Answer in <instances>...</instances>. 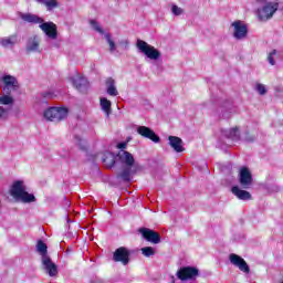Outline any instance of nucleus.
Instances as JSON below:
<instances>
[{
    "label": "nucleus",
    "mask_w": 283,
    "mask_h": 283,
    "mask_svg": "<svg viewBox=\"0 0 283 283\" xmlns=\"http://www.w3.org/2000/svg\"><path fill=\"white\" fill-rule=\"evenodd\" d=\"M12 103H14V98L10 94L0 96V105H12Z\"/></svg>",
    "instance_id": "25"
},
{
    "label": "nucleus",
    "mask_w": 283,
    "mask_h": 283,
    "mask_svg": "<svg viewBox=\"0 0 283 283\" xmlns=\"http://www.w3.org/2000/svg\"><path fill=\"white\" fill-rule=\"evenodd\" d=\"M239 182L242 189H250L253 185V175L247 167H242L239 174Z\"/></svg>",
    "instance_id": "9"
},
{
    "label": "nucleus",
    "mask_w": 283,
    "mask_h": 283,
    "mask_svg": "<svg viewBox=\"0 0 283 283\" xmlns=\"http://www.w3.org/2000/svg\"><path fill=\"white\" fill-rule=\"evenodd\" d=\"M72 84L78 92H85L87 90V80L76 75L75 77H71Z\"/></svg>",
    "instance_id": "18"
},
{
    "label": "nucleus",
    "mask_w": 283,
    "mask_h": 283,
    "mask_svg": "<svg viewBox=\"0 0 283 283\" xmlns=\"http://www.w3.org/2000/svg\"><path fill=\"white\" fill-rule=\"evenodd\" d=\"M229 261L233 264V266H237V269H239V271H241L242 273H245L247 275L251 273V268L249 266V263H247V261L242 256L235 253H231L229 255Z\"/></svg>",
    "instance_id": "7"
},
{
    "label": "nucleus",
    "mask_w": 283,
    "mask_h": 283,
    "mask_svg": "<svg viewBox=\"0 0 283 283\" xmlns=\"http://www.w3.org/2000/svg\"><path fill=\"white\" fill-rule=\"evenodd\" d=\"M116 161L113 160V164L112 165H115Z\"/></svg>",
    "instance_id": "41"
},
{
    "label": "nucleus",
    "mask_w": 283,
    "mask_h": 283,
    "mask_svg": "<svg viewBox=\"0 0 283 283\" xmlns=\"http://www.w3.org/2000/svg\"><path fill=\"white\" fill-rule=\"evenodd\" d=\"M256 3H266L269 0H254Z\"/></svg>",
    "instance_id": "37"
},
{
    "label": "nucleus",
    "mask_w": 283,
    "mask_h": 283,
    "mask_svg": "<svg viewBox=\"0 0 283 283\" xmlns=\"http://www.w3.org/2000/svg\"><path fill=\"white\" fill-rule=\"evenodd\" d=\"M137 134H139V136L143 138H148V140H151L153 143H160V137L156 134V132H154V129L147 126L137 127Z\"/></svg>",
    "instance_id": "12"
},
{
    "label": "nucleus",
    "mask_w": 283,
    "mask_h": 283,
    "mask_svg": "<svg viewBox=\"0 0 283 283\" xmlns=\"http://www.w3.org/2000/svg\"><path fill=\"white\" fill-rule=\"evenodd\" d=\"M119 161L122 165H125L122 172L119 174V178L124 180V182L132 181V175L136 174V169H134V165H136V159L132 153L124 150L119 156ZM134 169V170H133Z\"/></svg>",
    "instance_id": "2"
},
{
    "label": "nucleus",
    "mask_w": 283,
    "mask_h": 283,
    "mask_svg": "<svg viewBox=\"0 0 283 283\" xmlns=\"http://www.w3.org/2000/svg\"><path fill=\"white\" fill-rule=\"evenodd\" d=\"M19 200H21V202H24V203L36 202V197H34V195L29 193L28 191L24 190V192L21 195Z\"/></svg>",
    "instance_id": "22"
},
{
    "label": "nucleus",
    "mask_w": 283,
    "mask_h": 283,
    "mask_svg": "<svg viewBox=\"0 0 283 283\" xmlns=\"http://www.w3.org/2000/svg\"><path fill=\"white\" fill-rule=\"evenodd\" d=\"M51 39H56V36H51Z\"/></svg>",
    "instance_id": "39"
},
{
    "label": "nucleus",
    "mask_w": 283,
    "mask_h": 283,
    "mask_svg": "<svg viewBox=\"0 0 283 283\" xmlns=\"http://www.w3.org/2000/svg\"><path fill=\"white\" fill-rule=\"evenodd\" d=\"M41 45V41L39 38H30L27 42V54H34V52H41L39 46Z\"/></svg>",
    "instance_id": "17"
},
{
    "label": "nucleus",
    "mask_w": 283,
    "mask_h": 283,
    "mask_svg": "<svg viewBox=\"0 0 283 283\" xmlns=\"http://www.w3.org/2000/svg\"><path fill=\"white\" fill-rule=\"evenodd\" d=\"M3 81V92L4 94H12L13 92H17L19 90V82L17 81V77L11 75H6L2 78Z\"/></svg>",
    "instance_id": "10"
},
{
    "label": "nucleus",
    "mask_w": 283,
    "mask_h": 283,
    "mask_svg": "<svg viewBox=\"0 0 283 283\" xmlns=\"http://www.w3.org/2000/svg\"><path fill=\"white\" fill-rule=\"evenodd\" d=\"M90 24L92 25L93 30H95L99 34H104V31L101 28V24H98L96 20H90Z\"/></svg>",
    "instance_id": "29"
},
{
    "label": "nucleus",
    "mask_w": 283,
    "mask_h": 283,
    "mask_svg": "<svg viewBox=\"0 0 283 283\" xmlns=\"http://www.w3.org/2000/svg\"><path fill=\"white\" fill-rule=\"evenodd\" d=\"M42 96L44 98H53L54 97V95L52 93H50V92L43 93Z\"/></svg>",
    "instance_id": "35"
},
{
    "label": "nucleus",
    "mask_w": 283,
    "mask_h": 283,
    "mask_svg": "<svg viewBox=\"0 0 283 283\" xmlns=\"http://www.w3.org/2000/svg\"><path fill=\"white\" fill-rule=\"evenodd\" d=\"M42 3L48 8V10H54V8H59V2L56 0H44Z\"/></svg>",
    "instance_id": "27"
},
{
    "label": "nucleus",
    "mask_w": 283,
    "mask_h": 283,
    "mask_svg": "<svg viewBox=\"0 0 283 283\" xmlns=\"http://www.w3.org/2000/svg\"><path fill=\"white\" fill-rule=\"evenodd\" d=\"M8 111H6V108H3V106H0V119L3 118V116H6V113Z\"/></svg>",
    "instance_id": "34"
},
{
    "label": "nucleus",
    "mask_w": 283,
    "mask_h": 283,
    "mask_svg": "<svg viewBox=\"0 0 283 283\" xmlns=\"http://www.w3.org/2000/svg\"><path fill=\"white\" fill-rule=\"evenodd\" d=\"M237 39H242V36H237Z\"/></svg>",
    "instance_id": "40"
},
{
    "label": "nucleus",
    "mask_w": 283,
    "mask_h": 283,
    "mask_svg": "<svg viewBox=\"0 0 283 283\" xmlns=\"http://www.w3.org/2000/svg\"><path fill=\"white\" fill-rule=\"evenodd\" d=\"M139 232L147 242H150L151 244H160V233L148 228H140Z\"/></svg>",
    "instance_id": "11"
},
{
    "label": "nucleus",
    "mask_w": 283,
    "mask_h": 283,
    "mask_svg": "<svg viewBox=\"0 0 283 283\" xmlns=\"http://www.w3.org/2000/svg\"><path fill=\"white\" fill-rule=\"evenodd\" d=\"M25 192V188L23 187V181L17 180L13 182L10 189V193L15 200H19L21 195Z\"/></svg>",
    "instance_id": "15"
},
{
    "label": "nucleus",
    "mask_w": 283,
    "mask_h": 283,
    "mask_svg": "<svg viewBox=\"0 0 283 283\" xmlns=\"http://www.w3.org/2000/svg\"><path fill=\"white\" fill-rule=\"evenodd\" d=\"M227 136L231 140H240V128L238 126L231 128Z\"/></svg>",
    "instance_id": "24"
},
{
    "label": "nucleus",
    "mask_w": 283,
    "mask_h": 283,
    "mask_svg": "<svg viewBox=\"0 0 283 283\" xmlns=\"http://www.w3.org/2000/svg\"><path fill=\"white\" fill-rule=\"evenodd\" d=\"M22 20L27 23H40V29L46 36H59V29L54 22H43V18L32 13L23 14Z\"/></svg>",
    "instance_id": "1"
},
{
    "label": "nucleus",
    "mask_w": 283,
    "mask_h": 283,
    "mask_svg": "<svg viewBox=\"0 0 283 283\" xmlns=\"http://www.w3.org/2000/svg\"><path fill=\"white\" fill-rule=\"evenodd\" d=\"M273 56H277V50H273L272 52L269 53L268 55V61L270 63V65H275V57Z\"/></svg>",
    "instance_id": "30"
},
{
    "label": "nucleus",
    "mask_w": 283,
    "mask_h": 283,
    "mask_svg": "<svg viewBox=\"0 0 283 283\" xmlns=\"http://www.w3.org/2000/svg\"><path fill=\"white\" fill-rule=\"evenodd\" d=\"M69 114L67 107H51L44 112V117L51 123H61L67 118Z\"/></svg>",
    "instance_id": "3"
},
{
    "label": "nucleus",
    "mask_w": 283,
    "mask_h": 283,
    "mask_svg": "<svg viewBox=\"0 0 283 283\" xmlns=\"http://www.w3.org/2000/svg\"><path fill=\"white\" fill-rule=\"evenodd\" d=\"M137 48L147 59H150V61H158V59L163 56L158 49H155L143 40H137Z\"/></svg>",
    "instance_id": "5"
},
{
    "label": "nucleus",
    "mask_w": 283,
    "mask_h": 283,
    "mask_svg": "<svg viewBox=\"0 0 283 283\" xmlns=\"http://www.w3.org/2000/svg\"><path fill=\"white\" fill-rule=\"evenodd\" d=\"M170 147L177 151V154H180L185 151V146H182V139L178 136H169L168 137Z\"/></svg>",
    "instance_id": "16"
},
{
    "label": "nucleus",
    "mask_w": 283,
    "mask_h": 283,
    "mask_svg": "<svg viewBox=\"0 0 283 283\" xmlns=\"http://www.w3.org/2000/svg\"><path fill=\"white\" fill-rule=\"evenodd\" d=\"M172 10V14H175V17H180V14H182L185 11L182 10V8L178 7V6H172L171 8Z\"/></svg>",
    "instance_id": "32"
},
{
    "label": "nucleus",
    "mask_w": 283,
    "mask_h": 283,
    "mask_svg": "<svg viewBox=\"0 0 283 283\" xmlns=\"http://www.w3.org/2000/svg\"><path fill=\"white\" fill-rule=\"evenodd\" d=\"M142 253L145 258H151V255H156V250L153 247L142 248Z\"/></svg>",
    "instance_id": "26"
},
{
    "label": "nucleus",
    "mask_w": 283,
    "mask_h": 283,
    "mask_svg": "<svg viewBox=\"0 0 283 283\" xmlns=\"http://www.w3.org/2000/svg\"><path fill=\"white\" fill-rule=\"evenodd\" d=\"M106 92L109 96H118V91L116 90V81H114V78L108 77L106 80Z\"/></svg>",
    "instance_id": "20"
},
{
    "label": "nucleus",
    "mask_w": 283,
    "mask_h": 283,
    "mask_svg": "<svg viewBox=\"0 0 283 283\" xmlns=\"http://www.w3.org/2000/svg\"><path fill=\"white\" fill-rule=\"evenodd\" d=\"M281 283H283V281Z\"/></svg>",
    "instance_id": "42"
},
{
    "label": "nucleus",
    "mask_w": 283,
    "mask_h": 283,
    "mask_svg": "<svg viewBox=\"0 0 283 283\" xmlns=\"http://www.w3.org/2000/svg\"><path fill=\"white\" fill-rule=\"evenodd\" d=\"M176 275L181 282L193 281L200 275V270L196 266H182L177 271Z\"/></svg>",
    "instance_id": "6"
},
{
    "label": "nucleus",
    "mask_w": 283,
    "mask_h": 283,
    "mask_svg": "<svg viewBox=\"0 0 283 283\" xmlns=\"http://www.w3.org/2000/svg\"><path fill=\"white\" fill-rule=\"evenodd\" d=\"M36 251L42 258H48V244L43 240H38Z\"/></svg>",
    "instance_id": "21"
},
{
    "label": "nucleus",
    "mask_w": 283,
    "mask_h": 283,
    "mask_svg": "<svg viewBox=\"0 0 283 283\" xmlns=\"http://www.w3.org/2000/svg\"><path fill=\"white\" fill-rule=\"evenodd\" d=\"M127 147L126 143H119L117 144V149H125Z\"/></svg>",
    "instance_id": "36"
},
{
    "label": "nucleus",
    "mask_w": 283,
    "mask_h": 283,
    "mask_svg": "<svg viewBox=\"0 0 283 283\" xmlns=\"http://www.w3.org/2000/svg\"><path fill=\"white\" fill-rule=\"evenodd\" d=\"M101 107L107 114H112V102L107 98H101Z\"/></svg>",
    "instance_id": "23"
},
{
    "label": "nucleus",
    "mask_w": 283,
    "mask_h": 283,
    "mask_svg": "<svg viewBox=\"0 0 283 283\" xmlns=\"http://www.w3.org/2000/svg\"><path fill=\"white\" fill-rule=\"evenodd\" d=\"M38 3H43L45 0H35Z\"/></svg>",
    "instance_id": "38"
},
{
    "label": "nucleus",
    "mask_w": 283,
    "mask_h": 283,
    "mask_svg": "<svg viewBox=\"0 0 283 283\" xmlns=\"http://www.w3.org/2000/svg\"><path fill=\"white\" fill-rule=\"evenodd\" d=\"M132 253H129V250L125 247L117 248L115 252L113 253V260L114 262H120L124 266H127L130 262Z\"/></svg>",
    "instance_id": "8"
},
{
    "label": "nucleus",
    "mask_w": 283,
    "mask_h": 283,
    "mask_svg": "<svg viewBox=\"0 0 283 283\" xmlns=\"http://www.w3.org/2000/svg\"><path fill=\"white\" fill-rule=\"evenodd\" d=\"M232 28H234L233 36H247L249 34V27L240 20L232 22Z\"/></svg>",
    "instance_id": "14"
},
{
    "label": "nucleus",
    "mask_w": 283,
    "mask_h": 283,
    "mask_svg": "<svg viewBox=\"0 0 283 283\" xmlns=\"http://www.w3.org/2000/svg\"><path fill=\"white\" fill-rule=\"evenodd\" d=\"M106 41H107V43L109 45L111 52H114V50H116V43H114V40H112V38L107 36Z\"/></svg>",
    "instance_id": "33"
},
{
    "label": "nucleus",
    "mask_w": 283,
    "mask_h": 283,
    "mask_svg": "<svg viewBox=\"0 0 283 283\" xmlns=\"http://www.w3.org/2000/svg\"><path fill=\"white\" fill-rule=\"evenodd\" d=\"M42 264L50 277H56V275H59V268L56 266V263L52 262L50 256L42 258Z\"/></svg>",
    "instance_id": "13"
},
{
    "label": "nucleus",
    "mask_w": 283,
    "mask_h": 283,
    "mask_svg": "<svg viewBox=\"0 0 283 283\" xmlns=\"http://www.w3.org/2000/svg\"><path fill=\"white\" fill-rule=\"evenodd\" d=\"M280 3L277 2H266L263 7L256 10V17L259 21H269L273 19V14L277 12Z\"/></svg>",
    "instance_id": "4"
},
{
    "label": "nucleus",
    "mask_w": 283,
    "mask_h": 283,
    "mask_svg": "<svg viewBox=\"0 0 283 283\" xmlns=\"http://www.w3.org/2000/svg\"><path fill=\"white\" fill-rule=\"evenodd\" d=\"M255 90L256 92L261 95V96H264V94H266V86L264 84H261V83H256V86H255Z\"/></svg>",
    "instance_id": "31"
},
{
    "label": "nucleus",
    "mask_w": 283,
    "mask_h": 283,
    "mask_svg": "<svg viewBox=\"0 0 283 283\" xmlns=\"http://www.w3.org/2000/svg\"><path fill=\"white\" fill-rule=\"evenodd\" d=\"M231 191L239 200H251V192L242 190L238 186H233Z\"/></svg>",
    "instance_id": "19"
},
{
    "label": "nucleus",
    "mask_w": 283,
    "mask_h": 283,
    "mask_svg": "<svg viewBox=\"0 0 283 283\" xmlns=\"http://www.w3.org/2000/svg\"><path fill=\"white\" fill-rule=\"evenodd\" d=\"M0 45L2 48H12V45H14V40H12L11 38L1 39L0 40Z\"/></svg>",
    "instance_id": "28"
}]
</instances>
